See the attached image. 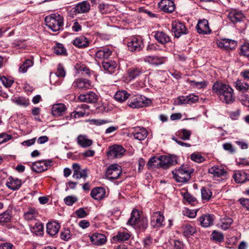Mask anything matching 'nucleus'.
I'll return each mask as SVG.
<instances>
[{"label":"nucleus","mask_w":249,"mask_h":249,"mask_svg":"<svg viewBox=\"0 0 249 249\" xmlns=\"http://www.w3.org/2000/svg\"><path fill=\"white\" fill-rule=\"evenodd\" d=\"M127 224L133 226L137 231H143L147 228L148 220L146 217L141 216L137 210L134 209L131 213Z\"/></svg>","instance_id":"f257e3e1"},{"label":"nucleus","mask_w":249,"mask_h":249,"mask_svg":"<svg viewBox=\"0 0 249 249\" xmlns=\"http://www.w3.org/2000/svg\"><path fill=\"white\" fill-rule=\"evenodd\" d=\"M192 169L187 165H182L172 171L173 177L178 182L186 183L191 178Z\"/></svg>","instance_id":"f03ea898"},{"label":"nucleus","mask_w":249,"mask_h":249,"mask_svg":"<svg viewBox=\"0 0 249 249\" xmlns=\"http://www.w3.org/2000/svg\"><path fill=\"white\" fill-rule=\"evenodd\" d=\"M63 17L57 13L52 14L45 18L46 25L53 32L58 31L63 28Z\"/></svg>","instance_id":"7ed1b4c3"},{"label":"nucleus","mask_w":249,"mask_h":249,"mask_svg":"<svg viewBox=\"0 0 249 249\" xmlns=\"http://www.w3.org/2000/svg\"><path fill=\"white\" fill-rule=\"evenodd\" d=\"M233 89L227 85L219 83V99L223 102L231 104L235 101Z\"/></svg>","instance_id":"20e7f679"},{"label":"nucleus","mask_w":249,"mask_h":249,"mask_svg":"<svg viewBox=\"0 0 249 249\" xmlns=\"http://www.w3.org/2000/svg\"><path fill=\"white\" fill-rule=\"evenodd\" d=\"M150 103V100L141 95L132 96L127 102L128 107L132 108H139L147 106Z\"/></svg>","instance_id":"39448f33"},{"label":"nucleus","mask_w":249,"mask_h":249,"mask_svg":"<svg viewBox=\"0 0 249 249\" xmlns=\"http://www.w3.org/2000/svg\"><path fill=\"white\" fill-rule=\"evenodd\" d=\"M144 47L143 40L141 36L131 37L127 42V47L129 51L134 52L142 50Z\"/></svg>","instance_id":"423d86ee"},{"label":"nucleus","mask_w":249,"mask_h":249,"mask_svg":"<svg viewBox=\"0 0 249 249\" xmlns=\"http://www.w3.org/2000/svg\"><path fill=\"white\" fill-rule=\"evenodd\" d=\"M172 32L175 37L178 38L183 35L187 34V29L184 24L179 20H175L172 22Z\"/></svg>","instance_id":"0eeeda50"},{"label":"nucleus","mask_w":249,"mask_h":249,"mask_svg":"<svg viewBox=\"0 0 249 249\" xmlns=\"http://www.w3.org/2000/svg\"><path fill=\"white\" fill-rule=\"evenodd\" d=\"M122 173L120 166L117 164H112L109 165L106 171V177L110 179H115L119 178Z\"/></svg>","instance_id":"6e6552de"},{"label":"nucleus","mask_w":249,"mask_h":249,"mask_svg":"<svg viewBox=\"0 0 249 249\" xmlns=\"http://www.w3.org/2000/svg\"><path fill=\"white\" fill-rule=\"evenodd\" d=\"M160 167L167 169L177 163L176 157L174 156H160Z\"/></svg>","instance_id":"1a4fd4ad"},{"label":"nucleus","mask_w":249,"mask_h":249,"mask_svg":"<svg viewBox=\"0 0 249 249\" xmlns=\"http://www.w3.org/2000/svg\"><path fill=\"white\" fill-rule=\"evenodd\" d=\"M125 152V149L122 145L114 144L109 147L108 155L113 158H119L123 156Z\"/></svg>","instance_id":"9d476101"},{"label":"nucleus","mask_w":249,"mask_h":249,"mask_svg":"<svg viewBox=\"0 0 249 249\" xmlns=\"http://www.w3.org/2000/svg\"><path fill=\"white\" fill-rule=\"evenodd\" d=\"M159 7L163 12L168 13H172L175 9L174 2L171 0H161L159 3Z\"/></svg>","instance_id":"9b49d317"},{"label":"nucleus","mask_w":249,"mask_h":249,"mask_svg":"<svg viewBox=\"0 0 249 249\" xmlns=\"http://www.w3.org/2000/svg\"><path fill=\"white\" fill-rule=\"evenodd\" d=\"M228 18L233 23H236L242 21L245 18L243 13L240 11L232 10L228 14Z\"/></svg>","instance_id":"f8f14e48"},{"label":"nucleus","mask_w":249,"mask_h":249,"mask_svg":"<svg viewBox=\"0 0 249 249\" xmlns=\"http://www.w3.org/2000/svg\"><path fill=\"white\" fill-rule=\"evenodd\" d=\"M164 216L160 212H154L151 218V224L153 227H161L163 224Z\"/></svg>","instance_id":"ddd939ff"},{"label":"nucleus","mask_w":249,"mask_h":249,"mask_svg":"<svg viewBox=\"0 0 249 249\" xmlns=\"http://www.w3.org/2000/svg\"><path fill=\"white\" fill-rule=\"evenodd\" d=\"M78 100L81 102L94 103L97 102V95L92 91H89L86 94H80L78 97Z\"/></svg>","instance_id":"4468645a"},{"label":"nucleus","mask_w":249,"mask_h":249,"mask_svg":"<svg viewBox=\"0 0 249 249\" xmlns=\"http://www.w3.org/2000/svg\"><path fill=\"white\" fill-rule=\"evenodd\" d=\"M153 34L155 39L162 45H164L171 41L170 36L162 31H156L153 32Z\"/></svg>","instance_id":"2eb2a0df"},{"label":"nucleus","mask_w":249,"mask_h":249,"mask_svg":"<svg viewBox=\"0 0 249 249\" xmlns=\"http://www.w3.org/2000/svg\"><path fill=\"white\" fill-rule=\"evenodd\" d=\"M131 134L135 139L142 141L146 137L148 133L145 128L137 127L133 128Z\"/></svg>","instance_id":"dca6fc26"},{"label":"nucleus","mask_w":249,"mask_h":249,"mask_svg":"<svg viewBox=\"0 0 249 249\" xmlns=\"http://www.w3.org/2000/svg\"><path fill=\"white\" fill-rule=\"evenodd\" d=\"M90 240L93 244L100 246L106 243L107 237L103 234L95 232L90 236Z\"/></svg>","instance_id":"f3484780"},{"label":"nucleus","mask_w":249,"mask_h":249,"mask_svg":"<svg viewBox=\"0 0 249 249\" xmlns=\"http://www.w3.org/2000/svg\"><path fill=\"white\" fill-rule=\"evenodd\" d=\"M196 29L199 34L202 35L207 34L211 32L208 21L206 19L199 20Z\"/></svg>","instance_id":"a211bd4d"},{"label":"nucleus","mask_w":249,"mask_h":249,"mask_svg":"<svg viewBox=\"0 0 249 249\" xmlns=\"http://www.w3.org/2000/svg\"><path fill=\"white\" fill-rule=\"evenodd\" d=\"M72 86L81 90H86L89 89L91 86V84L89 80L79 78L76 79L73 82Z\"/></svg>","instance_id":"6ab92c4d"},{"label":"nucleus","mask_w":249,"mask_h":249,"mask_svg":"<svg viewBox=\"0 0 249 249\" xmlns=\"http://www.w3.org/2000/svg\"><path fill=\"white\" fill-rule=\"evenodd\" d=\"M112 52L108 47H102L96 51L95 53L96 59L106 60L111 54Z\"/></svg>","instance_id":"aec40b11"},{"label":"nucleus","mask_w":249,"mask_h":249,"mask_svg":"<svg viewBox=\"0 0 249 249\" xmlns=\"http://www.w3.org/2000/svg\"><path fill=\"white\" fill-rule=\"evenodd\" d=\"M143 60L144 62L150 64L159 65L164 63L166 61V58L156 55H148L146 56Z\"/></svg>","instance_id":"412c9836"},{"label":"nucleus","mask_w":249,"mask_h":249,"mask_svg":"<svg viewBox=\"0 0 249 249\" xmlns=\"http://www.w3.org/2000/svg\"><path fill=\"white\" fill-rule=\"evenodd\" d=\"M60 228V224L58 222L51 221L47 224L46 231L50 235L53 236L58 233Z\"/></svg>","instance_id":"4be33fe9"},{"label":"nucleus","mask_w":249,"mask_h":249,"mask_svg":"<svg viewBox=\"0 0 249 249\" xmlns=\"http://www.w3.org/2000/svg\"><path fill=\"white\" fill-rule=\"evenodd\" d=\"M236 45L235 40L229 39H223L219 42V48L226 50L234 49Z\"/></svg>","instance_id":"5701e85b"},{"label":"nucleus","mask_w":249,"mask_h":249,"mask_svg":"<svg viewBox=\"0 0 249 249\" xmlns=\"http://www.w3.org/2000/svg\"><path fill=\"white\" fill-rule=\"evenodd\" d=\"M66 110L67 107L64 104H55L52 107V113L53 116L59 117L63 115Z\"/></svg>","instance_id":"b1692460"},{"label":"nucleus","mask_w":249,"mask_h":249,"mask_svg":"<svg viewBox=\"0 0 249 249\" xmlns=\"http://www.w3.org/2000/svg\"><path fill=\"white\" fill-rule=\"evenodd\" d=\"M21 184V180L10 177L7 180L6 185L9 189L15 191L18 190L20 187Z\"/></svg>","instance_id":"393cba45"},{"label":"nucleus","mask_w":249,"mask_h":249,"mask_svg":"<svg viewBox=\"0 0 249 249\" xmlns=\"http://www.w3.org/2000/svg\"><path fill=\"white\" fill-rule=\"evenodd\" d=\"M233 177L235 182L238 183H243L249 180V174L244 171H236Z\"/></svg>","instance_id":"a878e982"},{"label":"nucleus","mask_w":249,"mask_h":249,"mask_svg":"<svg viewBox=\"0 0 249 249\" xmlns=\"http://www.w3.org/2000/svg\"><path fill=\"white\" fill-rule=\"evenodd\" d=\"M214 218L213 216L210 214H204L201 216L199 219L198 221L199 224L203 227H208L213 224Z\"/></svg>","instance_id":"bb28decb"},{"label":"nucleus","mask_w":249,"mask_h":249,"mask_svg":"<svg viewBox=\"0 0 249 249\" xmlns=\"http://www.w3.org/2000/svg\"><path fill=\"white\" fill-rule=\"evenodd\" d=\"M105 193V190L104 188L96 187L91 190L90 196L94 199L100 200L104 197Z\"/></svg>","instance_id":"cd10ccee"},{"label":"nucleus","mask_w":249,"mask_h":249,"mask_svg":"<svg viewBox=\"0 0 249 249\" xmlns=\"http://www.w3.org/2000/svg\"><path fill=\"white\" fill-rule=\"evenodd\" d=\"M117 66L116 63L114 61L104 60L102 62V67L106 72L112 74L115 72Z\"/></svg>","instance_id":"c85d7f7f"},{"label":"nucleus","mask_w":249,"mask_h":249,"mask_svg":"<svg viewBox=\"0 0 249 249\" xmlns=\"http://www.w3.org/2000/svg\"><path fill=\"white\" fill-rule=\"evenodd\" d=\"M73 44L79 48H86L89 45V41L85 36H80L73 40Z\"/></svg>","instance_id":"c756f323"},{"label":"nucleus","mask_w":249,"mask_h":249,"mask_svg":"<svg viewBox=\"0 0 249 249\" xmlns=\"http://www.w3.org/2000/svg\"><path fill=\"white\" fill-rule=\"evenodd\" d=\"M90 7L89 2L87 1H84L76 5L74 11L78 14L85 13L89 10Z\"/></svg>","instance_id":"7c9ffc66"},{"label":"nucleus","mask_w":249,"mask_h":249,"mask_svg":"<svg viewBox=\"0 0 249 249\" xmlns=\"http://www.w3.org/2000/svg\"><path fill=\"white\" fill-rule=\"evenodd\" d=\"M236 89L241 92H245L249 89V84L242 79H237L234 82Z\"/></svg>","instance_id":"2f4dec72"},{"label":"nucleus","mask_w":249,"mask_h":249,"mask_svg":"<svg viewBox=\"0 0 249 249\" xmlns=\"http://www.w3.org/2000/svg\"><path fill=\"white\" fill-rule=\"evenodd\" d=\"M37 216V211L32 207L28 208L24 213V218L27 221L35 220Z\"/></svg>","instance_id":"473e14b6"},{"label":"nucleus","mask_w":249,"mask_h":249,"mask_svg":"<svg viewBox=\"0 0 249 249\" xmlns=\"http://www.w3.org/2000/svg\"><path fill=\"white\" fill-rule=\"evenodd\" d=\"M130 234L125 231H119L113 237V240L117 242H121L128 240L130 238Z\"/></svg>","instance_id":"72a5a7b5"},{"label":"nucleus","mask_w":249,"mask_h":249,"mask_svg":"<svg viewBox=\"0 0 249 249\" xmlns=\"http://www.w3.org/2000/svg\"><path fill=\"white\" fill-rule=\"evenodd\" d=\"M44 226L41 222H36L34 226H30L31 232L36 235H42Z\"/></svg>","instance_id":"f704fd0d"},{"label":"nucleus","mask_w":249,"mask_h":249,"mask_svg":"<svg viewBox=\"0 0 249 249\" xmlns=\"http://www.w3.org/2000/svg\"><path fill=\"white\" fill-rule=\"evenodd\" d=\"M77 142L82 147H89L92 144V141L84 135H79L78 137Z\"/></svg>","instance_id":"c9c22d12"},{"label":"nucleus","mask_w":249,"mask_h":249,"mask_svg":"<svg viewBox=\"0 0 249 249\" xmlns=\"http://www.w3.org/2000/svg\"><path fill=\"white\" fill-rule=\"evenodd\" d=\"M43 160L33 162L31 165V168L36 173H41L46 170L45 166H43Z\"/></svg>","instance_id":"e433bc0d"},{"label":"nucleus","mask_w":249,"mask_h":249,"mask_svg":"<svg viewBox=\"0 0 249 249\" xmlns=\"http://www.w3.org/2000/svg\"><path fill=\"white\" fill-rule=\"evenodd\" d=\"M143 72V71L142 68H133L129 69L128 70V75L130 79H134Z\"/></svg>","instance_id":"4c0bfd02"},{"label":"nucleus","mask_w":249,"mask_h":249,"mask_svg":"<svg viewBox=\"0 0 249 249\" xmlns=\"http://www.w3.org/2000/svg\"><path fill=\"white\" fill-rule=\"evenodd\" d=\"M12 101L16 105L23 107H27L30 105L29 99L22 96L15 97L12 99Z\"/></svg>","instance_id":"58836bf2"},{"label":"nucleus","mask_w":249,"mask_h":249,"mask_svg":"<svg viewBox=\"0 0 249 249\" xmlns=\"http://www.w3.org/2000/svg\"><path fill=\"white\" fill-rule=\"evenodd\" d=\"M129 94L125 90L118 91L114 95V98L117 101L122 103L128 98Z\"/></svg>","instance_id":"ea45409f"},{"label":"nucleus","mask_w":249,"mask_h":249,"mask_svg":"<svg viewBox=\"0 0 249 249\" xmlns=\"http://www.w3.org/2000/svg\"><path fill=\"white\" fill-rule=\"evenodd\" d=\"M148 169L152 168L154 167L159 168L160 167V156L156 157L154 156L151 158L147 164Z\"/></svg>","instance_id":"a19ab883"},{"label":"nucleus","mask_w":249,"mask_h":249,"mask_svg":"<svg viewBox=\"0 0 249 249\" xmlns=\"http://www.w3.org/2000/svg\"><path fill=\"white\" fill-rule=\"evenodd\" d=\"M183 235L186 237L193 235L196 232L195 228L189 224H186L182 227Z\"/></svg>","instance_id":"79ce46f5"},{"label":"nucleus","mask_w":249,"mask_h":249,"mask_svg":"<svg viewBox=\"0 0 249 249\" xmlns=\"http://www.w3.org/2000/svg\"><path fill=\"white\" fill-rule=\"evenodd\" d=\"M177 135L183 140H188L190 139L191 135V131L186 129H181L178 130Z\"/></svg>","instance_id":"37998d69"},{"label":"nucleus","mask_w":249,"mask_h":249,"mask_svg":"<svg viewBox=\"0 0 249 249\" xmlns=\"http://www.w3.org/2000/svg\"><path fill=\"white\" fill-rule=\"evenodd\" d=\"M54 53L57 55H67V50L62 44L57 43L54 47Z\"/></svg>","instance_id":"c03bdc74"},{"label":"nucleus","mask_w":249,"mask_h":249,"mask_svg":"<svg viewBox=\"0 0 249 249\" xmlns=\"http://www.w3.org/2000/svg\"><path fill=\"white\" fill-rule=\"evenodd\" d=\"M12 214V211L10 210L0 214V223L9 222L11 220Z\"/></svg>","instance_id":"a18cd8bd"},{"label":"nucleus","mask_w":249,"mask_h":249,"mask_svg":"<svg viewBox=\"0 0 249 249\" xmlns=\"http://www.w3.org/2000/svg\"><path fill=\"white\" fill-rule=\"evenodd\" d=\"M183 199L186 203L191 205H195L197 203L196 199L188 192H185L183 195Z\"/></svg>","instance_id":"49530a36"},{"label":"nucleus","mask_w":249,"mask_h":249,"mask_svg":"<svg viewBox=\"0 0 249 249\" xmlns=\"http://www.w3.org/2000/svg\"><path fill=\"white\" fill-rule=\"evenodd\" d=\"M232 222V219L230 217L223 218L220 219V222L219 223V225H220L221 228L226 230L228 229Z\"/></svg>","instance_id":"de8ad7c7"},{"label":"nucleus","mask_w":249,"mask_h":249,"mask_svg":"<svg viewBox=\"0 0 249 249\" xmlns=\"http://www.w3.org/2000/svg\"><path fill=\"white\" fill-rule=\"evenodd\" d=\"M33 65V62L32 60L30 59H26L22 65L19 68V71L23 73H25L27 71V69L31 67Z\"/></svg>","instance_id":"09e8293b"},{"label":"nucleus","mask_w":249,"mask_h":249,"mask_svg":"<svg viewBox=\"0 0 249 249\" xmlns=\"http://www.w3.org/2000/svg\"><path fill=\"white\" fill-rule=\"evenodd\" d=\"M202 199L203 200H209L211 196L212 193L211 190L205 187H202L201 190Z\"/></svg>","instance_id":"8fccbe9b"},{"label":"nucleus","mask_w":249,"mask_h":249,"mask_svg":"<svg viewBox=\"0 0 249 249\" xmlns=\"http://www.w3.org/2000/svg\"><path fill=\"white\" fill-rule=\"evenodd\" d=\"M76 171H73L72 177L76 179L83 178L84 179L88 177L87 169H85L80 171L79 172L76 173Z\"/></svg>","instance_id":"3c124183"},{"label":"nucleus","mask_w":249,"mask_h":249,"mask_svg":"<svg viewBox=\"0 0 249 249\" xmlns=\"http://www.w3.org/2000/svg\"><path fill=\"white\" fill-rule=\"evenodd\" d=\"M191 159L195 162L201 163L204 161L205 159L201 154L198 152H195L190 156Z\"/></svg>","instance_id":"603ef678"},{"label":"nucleus","mask_w":249,"mask_h":249,"mask_svg":"<svg viewBox=\"0 0 249 249\" xmlns=\"http://www.w3.org/2000/svg\"><path fill=\"white\" fill-rule=\"evenodd\" d=\"M240 53L241 55L249 58V43H245L240 47Z\"/></svg>","instance_id":"864d4df0"},{"label":"nucleus","mask_w":249,"mask_h":249,"mask_svg":"<svg viewBox=\"0 0 249 249\" xmlns=\"http://www.w3.org/2000/svg\"><path fill=\"white\" fill-rule=\"evenodd\" d=\"M71 231L68 229H64L61 232L60 238L62 240L64 241H68L71 237Z\"/></svg>","instance_id":"5fc2aeb1"},{"label":"nucleus","mask_w":249,"mask_h":249,"mask_svg":"<svg viewBox=\"0 0 249 249\" xmlns=\"http://www.w3.org/2000/svg\"><path fill=\"white\" fill-rule=\"evenodd\" d=\"M189 84L194 88L200 89L206 86V83L205 81L196 82L195 81H190Z\"/></svg>","instance_id":"6e6d98bb"},{"label":"nucleus","mask_w":249,"mask_h":249,"mask_svg":"<svg viewBox=\"0 0 249 249\" xmlns=\"http://www.w3.org/2000/svg\"><path fill=\"white\" fill-rule=\"evenodd\" d=\"M219 182L227 179L228 177V173L224 168H219Z\"/></svg>","instance_id":"4d7b16f0"},{"label":"nucleus","mask_w":249,"mask_h":249,"mask_svg":"<svg viewBox=\"0 0 249 249\" xmlns=\"http://www.w3.org/2000/svg\"><path fill=\"white\" fill-rule=\"evenodd\" d=\"M188 96H179L175 99L174 104L175 105H181L182 104H188Z\"/></svg>","instance_id":"13d9d810"},{"label":"nucleus","mask_w":249,"mask_h":249,"mask_svg":"<svg viewBox=\"0 0 249 249\" xmlns=\"http://www.w3.org/2000/svg\"><path fill=\"white\" fill-rule=\"evenodd\" d=\"M86 114V111H75L71 112L70 116H68L67 118L70 119L71 118H78L83 117Z\"/></svg>","instance_id":"bf43d9fd"},{"label":"nucleus","mask_w":249,"mask_h":249,"mask_svg":"<svg viewBox=\"0 0 249 249\" xmlns=\"http://www.w3.org/2000/svg\"><path fill=\"white\" fill-rule=\"evenodd\" d=\"M0 79L3 85L6 87H10L14 82L13 80L8 79L4 76H1Z\"/></svg>","instance_id":"052dcab7"},{"label":"nucleus","mask_w":249,"mask_h":249,"mask_svg":"<svg viewBox=\"0 0 249 249\" xmlns=\"http://www.w3.org/2000/svg\"><path fill=\"white\" fill-rule=\"evenodd\" d=\"M64 200L66 205L71 206L77 201V198L76 197L69 196L65 197Z\"/></svg>","instance_id":"680f3d73"},{"label":"nucleus","mask_w":249,"mask_h":249,"mask_svg":"<svg viewBox=\"0 0 249 249\" xmlns=\"http://www.w3.org/2000/svg\"><path fill=\"white\" fill-rule=\"evenodd\" d=\"M57 77H64L66 75V72L62 65L59 64L57 66V71L55 73Z\"/></svg>","instance_id":"e2e57ef3"},{"label":"nucleus","mask_w":249,"mask_h":249,"mask_svg":"<svg viewBox=\"0 0 249 249\" xmlns=\"http://www.w3.org/2000/svg\"><path fill=\"white\" fill-rule=\"evenodd\" d=\"M223 147L224 150L229 151L231 154H233L235 152V148L230 143H225L223 144Z\"/></svg>","instance_id":"0e129e2a"},{"label":"nucleus","mask_w":249,"mask_h":249,"mask_svg":"<svg viewBox=\"0 0 249 249\" xmlns=\"http://www.w3.org/2000/svg\"><path fill=\"white\" fill-rule=\"evenodd\" d=\"M90 122L91 124L96 125H101L107 124V123H108V121L106 120L99 119H91L90 120Z\"/></svg>","instance_id":"69168bd1"},{"label":"nucleus","mask_w":249,"mask_h":249,"mask_svg":"<svg viewBox=\"0 0 249 249\" xmlns=\"http://www.w3.org/2000/svg\"><path fill=\"white\" fill-rule=\"evenodd\" d=\"M241 205L247 210H249V199L240 198L239 200Z\"/></svg>","instance_id":"338daca9"},{"label":"nucleus","mask_w":249,"mask_h":249,"mask_svg":"<svg viewBox=\"0 0 249 249\" xmlns=\"http://www.w3.org/2000/svg\"><path fill=\"white\" fill-rule=\"evenodd\" d=\"M242 104L247 107H249V97L248 95H242L240 97Z\"/></svg>","instance_id":"774afa93"}]
</instances>
